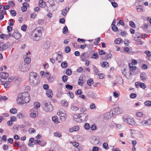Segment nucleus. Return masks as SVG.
<instances>
[{
  "instance_id": "nucleus-1",
  "label": "nucleus",
  "mask_w": 151,
  "mask_h": 151,
  "mask_svg": "<svg viewBox=\"0 0 151 151\" xmlns=\"http://www.w3.org/2000/svg\"><path fill=\"white\" fill-rule=\"evenodd\" d=\"M44 29L42 27H37L32 32L31 36L33 40L38 41L42 38V32Z\"/></svg>"
},
{
  "instance_id": "nucleus-2",
  "label": "nucleus",
  "mask_w": 151,
  "mask_h": 151,
  "mask_svg": "<svg viewBox=\"0 0 151 151\" xmlns=\"http://www.w3.org/2000/svg\"><path fill=\"white\" fill-rule=\"evenodd\" d=\"M37 75L36 73L32 72L30 73L29 81L31 85H36L38 83V81L37 79Z\"/></svg>"
},
{
  "instance_id": "nucleus-3",
  "label": "nucleus",
  "mask_w": 151,
  "mask_h": 151,
  "mask_svg": "<svg viewBox=\"0 0 151 151\" xmlns=\"http://www.w3.org/2000/svg\"><path fill=\"white\" fill-rule=\"evenodd\" d=\"M123 121L131 125H134L135 123L134 119L129 116L125 115L122 118Z\"/></svg>"
},
{
  "instance_id": "nucleus-4",
  "label": "nucleus",
  "mask_w": 151,
  "mask_h": 151,
  "mask_svg": "<svg viewBox=\"0 0 151 151\" xmlns=\"http://www.w3.org/2000/svg\"><path fill=\"white\" fill-rule=\"evenodd\" d=\"M57 114L60 116V119L61 121H64L66 120L67 115L66 111L63 109H60L57 113Z\"/></svg>"
},
{
  "instance_id": "nucleus-5",
  "label": "nucleus",
  "mask_w": 151,
  "mask_h": 151,
  "mask_svg": "<svg viewBox=\"0 0 151 151\" xmlns=\"http://www.w3.org/2000/svg\"><path fill=\"white\" fill-rule=\"evenodd\" d=\"M53 106L50 103L46 102H44L43 109L45 111L47 112L51 111L53 110Z\"/></svg>"
},
{
  "instance_id": "nucleus-6",
  "label": "nucleus",
  "mask_w": 151,
  "mask_h": 151,
  "mask_svg": "<svg viewBox=\"0 0 151 151\" xmlns=\"http://www.w3.org/2000/svg\"><path fill=\"white\" fill-rule=\"evenodd\" d=\"M19 68L21 71L24 72L28 71L30 68L28 64L23 63L20 64Z\"/></svg>"
},
{
  "instance_id": "nucleus-7",
  "label": "nucleus",
  "mask_w": 151,
  "mask_h": 151,
  "mask_svg": "<svg viewBox=\"0 0 151 151\" xmlns=\"http://www.w3.org/2000/svg\"><path fill=\"white\" fill-rule=\"evenodd\" d=\"M24 100V104L28 103L30 100V97L29 93L28 92L22 93Z\"/></svg>"
},
{
  "instance_id": "nucleus-8",
  "label": "nucleus",
  "mask_w": 151,
  "mask_h": 151,
  "mask_svg": "<svg viewBox=\"0 0 151 151\" xmlns=\"http://www.w3.org/2000/svg\"><path fill=\"white\" fill-rule=\"evenodd\" d=\"M23 96V95L22 93L19 95L17 100V104H24V98Z\"/></svg>"
},
{
  "instance_id": "nucleus-9",
  "label": "nucleus",
  "mask_w": 151,
  "mask_h": 151,
  "mask_svg": "<svg viewBox=\"0 0 151 151\" xmlns=\"http://www.w3.org/2000/svg\"><path fill=\"white\" fill-rule=\"evenodd\" d=\"M80 121L81 122H86L88 120V115L86 113H81L80 114Z\"/></svg>"
},
{
  "instance_id": "nucleus-10",
  "label": "nucleus",
  "mask_w": 151,
  "mask_h": 151,
  "mask_svg": "<svg viewBox=\"0 0 151 151\" xmlns=\"http://www.w3.org/2000/svg\"><path fill=\"white\" fill-rule=\"evenodd\" d=\"M8 47V44L4 43L3 42H0V50L4 51Z\"/></svg>"
},
{
  "instance_id": "nucleus-11",
  "label": "nucleus",
  "mask_w": 151,
  "mask_h": 151,
  "mask_svg": "<svg viewBox=\"0 0 151 151\" xmlns=\"http://www.w3.org/2000/svg\"><path fill=\"white\" fill-rule=\"evenodd\" d=\"M35 144H38L40 145L42 147H43L46 145V142L44 140L40 141L38 140H36L35 141Z\"/></svg>"
},
{
  "instance_id": "nucleus-12",
  "label": "nucleus",
  "mask_w": 151,
  "mask_h": 151,
  "mask_svg": "<svg viewBox=\"0 0 151 151\" xmlns=\"http://www.w3.org/2000/svg\"><path fill=\"white\" fill-rule=\"evenodd\" d=\"M1 84L4 85L5 88H8L11 86V84L10 82H6L5 83V82L3 81L2 80H1Z\"/></svg>"
},
{
  "instance_id": "nucleus-13",
  "label": "nucleus",
  "mask_w": 151,
  "mask_h": 151,
  "mask_svg": "<svg viewBox=\"0 0 151 151\" xmlns=\"http://www.w3.org/2000/svg\"><path fill=\"white\" fill-rule=\"evenodd\" d=\"M9 74L7 73L1 72L0 73V77L2 78L1 80L3 79H6L9 76Z\"/></svg>"
},
{
  "instance_id": "nucleus-14",
  "label": "nucleus",
  "mask_w": 151,
  "mask_h": 151,
  "mask_svg": "<svg viewBox=\"0 0 151 151\" xmlns=\"http://www.w3.org/2000/svg\"><path fill=\"white\" fill-rule=\"evenodd\" d=\"M21 36V34L18 32H14L13 33V37L17 40L20 39Z\"/></svg>"
},
{
  "instance_id": "nucleus-15",
  "label": "nucleus",
  "mask_w": 151,
  "mask_h": 151,
  "mask_svg": "<svg viewBox=\"0 0 151 151\" xmlns=\"http://www.w3.org/2000/svg\"><path fill=\"white\" fill-rule=\"evenodd\" d=\"M115 113L117 114H120L123 112L122 109L120 108L117 107H115L114 109Z\"/></svg>"
},
{
  "instance_id": "nucleus-16",
  "label": "nucleus",
  "mask_w": 151,
  "mask_h": 151,
  "mask_svg": "<svg viewBox=\"0 0 151 151\" xmlns=\"http://www.w3.org/2000/svg\"><path fill=\"white\" fill-rule=\"evenodd\" d=\"M80 114H75L73 115V120L77 122H80Z\"/></svg>"
},
{
  "instance_id": "nucleus-17",
  "label": "nucleus",
  "mask_w": 151,
  "mask_h": 151,
  "mask_svg": "<svg viewBox=\"0 0 151 151\" xmlns=\"http://www.w3.org/2000/svg\"><path fill=\"white\" fill-rule=\"evenodd\" d=\"M46 77L48 79V81L50 82H52L54 81V79L51 78V75L49 73L47 72L46 73Z\"/></svg>"
},
{
  "instance_id": "nucleus-18",
  "label": "nucleus",
  "mask_w": 151,
  "mask_h": 151,
  "mask_svg": "<svg viewBox=\"0 0 151 151\" xmlns=\"http://www.w3.org/2000/svg\"><path fill=\"white\" fill-rule=\"evenodd\" d=\"M38 5L40 7L44 8L46 6V3L42 0H40L39 1Z\"/></svg>"
},
{
  "instance_id": "nucleus-19",
  "label": "nucleus",
  "mask_w": 151,
  "mask_h": 151,
  "mask_svg": "<svg viewBox=\"0 0 151 151\" xmlns=\"http://www.w3.org/2000/svg\"><path fill=\"white\" fill-rule=\"evenodd\" d=\"M46 94L48 97L51 98L52 97L53 94L51 90L49 89L46 91Z\"/></svg>"
},
{
  "instance_id": "nucleus-20",
  "label": "nucleus",
  "mask_w": 151,
  "mask_h": 151,
  "mask_svg": "<svg viewBox=\"0 0 151 151\" xmlns=\"http://www.w3.org/2000/svg\"><path fill=\"white\" fill-rule=\"evenodd\" d=\"M79 129V127L78 126H75L72 128L69 129V132H72L73 131H76L78 130Z\"/></svg>"
},
{
  "instance_id": "nucleus-21",
  "label": "nucleus",
  "mask_w": 151,
  "mask_h": 151,
  "mask_svg": "<svg viewBox=\"0 0 151 151\" xmlns=\"http://www.w3.org/2000/svg\"><path fill=\"white\" fill-rule=\"evenodd\" d=\"M69 8V7H66L65 9H63L62 12V14L64 16H65L67 15V13L68 12Z\"/></svg>"
},
{
  "instance_id": "nucleus-22",
  "label": "nucleus",
  "mask_w": 151,
  "mask_h": 151,
  "mask_svg": "<svg viewBox=\"0 0 151 151\" xmlns=\"http://www.w3.org/2000/svg\"><path fill=\"white\" fill-rule=\"evenodd\" d=\"M63 57L62 55L60 54H58V56L56 57V60L58 61V63H60L63 61Z\"/></svg>"
},
{
  "instance_id": "nucleus-23",
  "label": "nucleus",
  "mask_w": 151,
  "mask_h": 151,
  "mask_svg": "<svg viewBox=\"0 0 151 151\" xmlns=\"http://www.w3.org/2000/svg\"><path fill=\"white\" fill-rule=\"evenodd\" d=\"M47 3L51 7H52L55 5V1L54 0H49Z\"/></svg>"
},
{
  "instance_id": "nucleus-24",
  "label": "nucleus",
  "mask_w": 151,
  "mask_h": 151,
  "mask_svg": "<svg viewBox=\"0 0 151 151\" xmlns=\"http://www.w3.org/2000/svg\"><path fill=\"white\" fill-rule=\"evenodd\" d=\"M140 78L143 81L146 80L147 79V77L145 73H141L140 74Z\"/></svg>"
},
{
  "instance_id": "nucleus-25",
  "label": "nucleus",
  "mask_w": 151,
  "mask_h": 151,
  "mask_svg": "<svg viewBox=\"0 0 151 151\" xmlns=\"http://www.w3.org/2000/svg\"><path fill=\"white\" fill-rule=\"evenodd\" d=\"M91 142L93 144H96L99 143V141L96 139V137H94L92 138Z\"/></svg>"
},
{
  "instance_id": "nucleus-26",
  "label": "nucleus",
  "mask_w": 151,
  "mask_h": 151,
  "mask_svg": "<svg viewBox=\"0 0 151 151\" xmlns=\"http://www.w3.org/2000/svg\"><path fill=\"white\" fill-rule=\"evenodd\" d=\"M130 70L132 72H133L136 69L137 67L135 66H133L132 64H129Z\"/></svg>"
},
{
  "instance_id": "nucleus-27",
  "label": "nucleus",
  "mask_w": 151,
  "mask_h": 151,
  "mask_svg": "<svg viewBox=\"0 0 151 151\" xmlns=\"http://www.w3.org/2000/svg\"><path fill=\"white\" fill-rule=\"evenodd\" d=\"M33 106L35 108L38 109L40 107V104L38 102H36L34 103Z\"/></svg>"
},
{
  "instance_id": "nucleus-28",
  "label": "nucleus",
  "mask_w": 151,
  "mask_h": 151,
  "mask_svg": "<svg viewBox=\"0 0 151 151\" xmlns=\"http://www.w3.org/2000/svg\"><path fill=\"white\" fill-rule=\"evenodd\" d=\"M31 61V59L30 58L27 57L25 58L24 59V63H25V64H28L30 63Z\"/></svg>"
},
{
  "instance_id": "nucleus-29",
  "label": "nucleus",
  "mask_w": 151,
  "mask_h": 151,
  "mask_svg": "<svg viewBox=\"0 0 151 151\" xmlns=\"http://www.w3.org/2000/svg\"><path fill=\"white\" fill-rule=\"evenodd\" d=\"M10 112L12 114H15L17 113V110L16 108H13L10 109Z\"/></svg>"
},
{
  "instance_id": "nucleus-30",
  "label": "nucleus",
  "mask_w": 151,
  "mask_h": 151,
  "mask_svg": "<svg viewBox=\"0 0 151 151\" xmlns=\"http://www.w3.org/2000/svg\"><path fill=\"white\" fill-rule=\"evenodd\" d=\"M93 72L96 75H97L99 72L98 69L97 67L94 65L93 66Z\"/></svg>"
},
{
  "instance_id": "nucleus-31",
  "label": "nucleus",
  "mask_w": 151,
  "mask_h": 151,
  "mask_svg": "<svg viewBox=\"0 0 151 151\" xmlns=\"http://www.w3.org/2000/svg\"><path fill=\"white\" fill-rule=\"evenodd\" d=\"M71 144H72L75 147H78L79 145V144L78 142L73 141V142H70Z\"/></svg>"
},
{
  "instance_id": "nucleus-32",
  "label": "nucleus",
  "mask_w": 151,
  "mask_h": 151,
  "mask_svg": "<svg viewBox=\"0 0 151 151\" xmlns=\"http://www.w3.org/2000/svg\"><path fill=\"white\" fill-rule=\"evenodd\" d=\"M122 41V39L121 38H118L116 39L114 41V42L115 44H119Z\"/></svg>"
},
{
  "instance_id": "nucleus-33",
  "label": "nucleus",
  "mask_w": 151,
  "mask_h": 151,
  "mask_svg": "<svg viewBox=\"0 0 151 151\" xmlns=\"http://www.w3.org/2000/svg\"><path fill=\"white\" fill-rule=\"evenodd\" d=\"M93 83V80L91 78H90L87 81V83L89 86H91Z\"/></svg>"
},
{
  "instance_id": "nucleus-34",
  "label": "nucleus",
  "mask_w": 151,
  "mask_h": 151,
  "mask_svg": "<svg viewBox=\"0 0 151 151\" xmlns=\"http://www.w3.org/2000/svg\"><path fill=\"white\" fill-rule=\"evenodd\" d=\"M52 120L55 123L57 124L59 123L58 122V119L56 116H54L52 117Z\"/></svg>"
},
{
  "instance_id": "nucleus-35",
  "label": "nucleus",
  "mask_w": 151,
  "mask_h": 151,
  "mask_svg": "<svg viewBox=\"0 0 151 151\" xmlns=\"http://www.w3.org/2000/svg\"><path fill=\"white\" fill-rule=\"evenodd\" d=\"M144 43V42L141 40L140 38L139 39L138 41H137L136 42V44L137 45H142Z\"/></svg>"
},
{
  "instance_id": "nucleus-36",
  "label": "nucleus",
  "mask_w": 151,
  "mask_h": 151,
  "mask_svg": "<svg viewBox=\"0 0 151 151\" xmlns=\"http://www.w3.org/2000/svg\"><path fill=\"white\" fill-rule=\"evenodd\" d=\"M101 66L103 68H107V67H109V63L107 62H103L101 64Z\"/></svg>"
},
{
  "instance_id": "nucleus-37",
  "label": "nucleus",
  "mask_w": 151,
  "mask_h": 151,
  "mask_svg": "<svg viewBox=\"0 0 151 151\" xmlns=\"http://www.w3.org/2000/svg\"><path fill=\"white\" fill-rule=\"evenodd\" d=\"M99 57L98 54L97 53H94L92 55L91 58H93L95 59H98Z\"/></svg>"
},
{
  "instance_id": "nucleus-38",
  "label": "nucleus",
  "mask_w": 151,
  "mask_h": 151,
  "mask_svg": "<svg viewBox=\"0 0 151 151\" xmlns=\"http://www.w3.org/2000/svg\"><path fill=\"white\" fill-rule=\"evenodd\" d=\"M136 9L138 12H142L143 11V7L141 6H139L138 7L137 6Z\"/></svg>"
},
{
  "instance_id": "nucleus-39",
  "label": "nucleus",
  "mask_w": 151,
  "mask_h": 151,
  "mask_svg": "<svg viewBox=\"0 0 151 151\" xmlns=\"http://www.w3.org/2000/svg\"><path fill=\"white\" fill-rule=\"evenodd\" d=\"M17 117L19 119H22L24 117V116L21 113L19 112L18 113L17 115Z\"/></svg>"
},
{
  "instance_id": "nucleus-40",
  "label": "nucleus",
  "mask_w": 151,
  "mask_h": 151,
  "mask_svg": "<svg viewBox=\"0 0 151 151\" xmlns=\"http://www.w3.org/2000/svg\"><path fill=\"white\" fill-rule=\"evenodd\" d=\"M68 66L67 63L66 61L62 63L61 64V66L63 68H65Z\"/></svg>"
},
{
  "instance_id": "nucleus-41",
  "label": "nucleus",
  "mask_w": 151,
  "mask_h": 151,
  "mask_svg": "<svg viewBox=\"0 0 151 151\" xmlns=\"http://www.w3.org/2000/svg\"><path fill=\"white\" fill-rule=\"evenodd\" d=\"M72 73V71L70 69H68L65 72L66 74L68 76L70 75Z\"/></svg>"
},
{
  "instance_id": "nucleus-42",
  "label": "nucleus",
  "mask_w": 151,
  "mask_h": 151,
  "mask_svg": "<svg viewBox=\"0 0 151 151\" xmlns=\"http://www.w3.org/2000/svg\"><path fill=\"white\" fill-rule=\"evenodd\" d=\"M145 106H151V101H146L144 103Z\"/></svg>"
},
{
  "instance_id": "nucleus-43",
  "label": "nucleus",
  "mask_w": 151,
  "mask_h": 151,
  "mask_svg": "<svg viewBox=\"0 0 151 151\" xmlns=\"http://www.w3.org/2000/svg\"><path fill=\"white\" fill-rule=\"evenodd\" d=\"M68 77L65 75H64L62 77V79L63 81L64 82H66L68 79Z\"/></svg>"
},
{
  "instance_id": "nucleus-44",
  "label": "nucleus",
  "mask_w": 151,
  "mask_h": 151,
  "mask_svg": "<svg viewBox=\"0 0 151 151\" xmlns=\"http://www.w3.org/2000/svg\"><path fill=\"white\" fill-rule=\"evenodd\" d=\"M54 135L57 137H60L61 136V133L59 132H56L54 133Z\"/></svg>"
},
{
  "instance_id": "nucleus-45",
  "label": "nucleus",
  "mask_w": 151,
  "mask_h": 151,
  "mask_svg": "<svg viewBox=\"0 0 151 151\" xmlns=\"http://www.w3.org/2000/svg\"><path fill=\"white\" fill-rule=\"evenodd\" d=\"M83 78L82 77H80L78 80V84L79 85H82V83H83Z\"/></svg>"
},
{
  "instance_id": "nucleus-46",
  "label": "nucleus",
  "mask_w": 151,
  "mask_h": 151,
  "mask_svg": "<svg viewBox=\"0 0 151 151\" xmlns=\"http://www.w3.org/2000/svg\"><path fill=\"white\" fill-rule=\"evenodd\" d=\"M6 36L7 35H6L5 34H2L0 35V38L2 39H5L7 40L8 39V38L6 37H7Z\"/></svg>"
},
{
  "instance_id": "nucleus-47",
  "label": "nucleus",
  "mask_w": 151,
  "mask_h": 151,
  "mask_svg": "<svg viewBox=\"0 0 151 151\" xmlns=\"http://www.w3.org/2000/svg\"><path fill=\"white\" fill-rule=\"evenodd\" d=\"M103 146L104 148L106 149H108L109 147L107 142H104L103 144Z\"/></svg>"
},
{
  "instance_id": "nucleus-48",
  "label": "nucleus",
  "mask_w": 151,
  "mask_h": 151,
  "mask_svg": "<svg viewBox=\"0 0 151 151\" xmlns=\"http://www.w3.org/2000/svg\"><path fill=\"white\" fill-rule=\"evenodd\" d=\"M129 25L133 28L136 27V25L132 21H130L129 22Z\"/></svg>"
},
{
  "instance_id": "nucleus-49",
  "label": "nucleus",
  "mask_w": 151,
  "mask_h": 151,
  "mask_svg": "<svg viewBox=\"0 0 151 151\" xmlns=\"http://www.w3.org/2000/svg\"><path fill=\"white\" fill-rule=\"evenodd\" d=\"M139 85L141 88L143 89H145L146 87V86L145 84L142 83H139Z\"/></svg>"
},
{
  "instance_id": "nucleus-50",
  "label": "nucleus",
  "mask_w": 151,
  "mask_h": 151,
  "mask_svg": "<svg viewBox=\"0 0 151 151\" xmlns=\"http://www.w3.org/2000/svg\"><path fill=\"white\" fill-rule=\"evenodd\" d=\"M65 88L68 90H72L73 88V87L72 85L67 84L65 85Z\"/></svg>"
},
{
  "instance_id": "nucleus-51",
  "label": "nucleus",
  "mask_w": 151,
  "mask_h": 151,
  "mask_svg": "<svg viewBox=\"0 0 151 151\" xmlns=\"http://www.w3.org/2000/svg\"><path fill=\"white\" fill-rule=\"evenodd\" d=\"M61 103L62 104L65 106H68V103L65 100H63L61 101Z\"/></svg>"
},
{
  "instance_id": "nucleus-52",
  "label": "nucleus",
  "mask_w": 151,
  "mask_h": 151,
  "mask_svg": "<svg viewBox=\"0 0 151 151\" xmlns=\"http://www.w3.org/2000/svg\"><path fill=\"white\" fill-rule=\"evenodd\" d=\"M84 127L86 129H88L90 128V124L88 123L85 124Z\"/></svg>"
},
{
  "instance_id": "nucleus-53",
  "label": "nucleus",
  "mask_w": 151,
  "mask_h": 151,
  "mask_svg": "<svg viewBox=\"0 0 151 151\" xmlns=\"http://www.w3.org/2000/svg\"><path fill=\"white\" fill-rule=\"evenodd\" d=\"M86 45L85 44H84L83 45H78V48L84 49L86 47Z\"/></svg>"
},
{
  "instance_id": "nucleus-54",
  "label": "nucleus",
  "mask_w": 151,
  "mask_h": 151,
  "mask_svg": "<svg viewBox=\"0 0 151 151\" xmlns=\"http://www.w3.org/2000/svg\"><path fill=\"white\" fill-rule=\"evenodd\" d=\"M68 31V29L66 26H65L63 29V34H66Z\"/></svg>"
},
{
  "instance_id": "nucleus-55",
  "label": "nucleus",
  "mask_w": 151,
  "mask_h": 151,
  "mask_svg": "<svg viewBox=\"0 0 151 151\" xmlns=\"http://www.w3.org/2000/svg\"><path fill=\"white\" fill-rule=\"evenodd\" d=\"M71 109L74 111H76L78 109V108L76 106H72L71 108Z\"/></svg>"
},
{
  "instance_id": "nucleus-56",
  "label": "nucleus",
  "mask_w": 151,
  "mask_h": 151,
  "mask_svg": "<svg viewBox=\"0 0 151 151\" xmlns=\"http://www.w3.org/2000/svg\"><path fill=\"white\" fill-rule=\"evenodd\" d=\"M145 53L147 55L149 58H151V52L149 51H145Z\"/></svg>"
},
{
  "instance_id": "nucleus-57",
  "label": "nucleus",
  "mask_w": 151,
  "mask_h": 151,
  "mask_svg": "<svg viewBox=\"0 0 151 151\" xmlns=\"http://www.w3.org/2000/svg\"><path fill=\"white\" fill-rule=\"evenodd\" d=\"M112 29L113 31L114 32H116L118 30L117 27L116 25H114L112 26Z\"/></svg>"
},
{
  "instance_id": "nucleus-58",
  "label": "nucleus",
  "mask_w": 151,
  "mask_h": 151,
  "mask_svg": "<svg viewBox=\"0 0 151 151\" xmlns=\"http://www.w3.org/2000/svg\"><path fill=\"white\" fill-rule=\"evenodd\" d=\"M100 40V38L98 37L96 39H95L96 42H94V44L96 45H98L99 43V42Z\"/></svg>"
},
{
  "instance_id": "nucleus-59",
  "label": "nucleus",
  "mask_w": 151,
  "mask_h": 151,
  "mask_svg": "<svg viewBox=\"0 0 151 151\" xmlns=\"http://www.w3.org/2000/svg\"><path fill=\"white\" fill-rule=\"evenodd\" d=\"M27 26L26 25L24 24L23 25L21 28L22 30L24 31H25L27 28Z\"/></svg>"
},
{
  "instance_id": "nucleus-60",
  "label": "nucleus",
  "mask_w": 151,
  "mask_h": 151,
  "mask_svg": "<svg viewBox=\"0 0 151 151\" xmlns=\"http://www.w3.org/2000/svg\"><path fill=\"white\" fill-rule=\"evenodd\" d=\"M70 51V48L68 46H67L65 49V51L66 53H68Z\"/></svg>"
},
{
  "instance_id": "nucleus-61",
  "label": "nucleus",
  "mask_w": 151,
  "mask_h": 151,
  "mask_svg": "<svg viewBox=\"0 0 151 151\" xmlns=\"http://www.w3.org/2000/svg\"><path fill=\"white\" fill-rule=\"evenodd\" d=\"M140 124L143 126L147 125V122L146 120H143L140 122Z\"/></svg>"
},
{
  "instance_id": "nucleus-62",
  "label": "nucleus",
  "mask_w": 151,
  "mask_h": 151,
  "mask_svg": "<svg viewBox=\"0 0 151 151\" xmlns=\"http://www.w3.org/2000/svg\"><path fill=\"white\" fill-rule=\"evenodd\" d=\"M75 93L77 95H80L82 93V91L81 89H78L77 91H76Z\"/></svg>"
},
{
  "instance_id": "nucleus-63",
  "label": "nucleus",
  "mask_w": 151,
  "mask_h": 151,
  "mask_svg": "<svg viewBox=\"0 0 151 151\" xmlns=\"http://www.w3.org/2000/svg\"><path fill=\"white\" fill-rule=\"evenodd\" d=\"M137 96V95L134 93H131L130 95V97L131 98L134 99Z\"/></svg>"
},
{
  "instance_id": "nucleus-64",
  "label": "nucleus",
  "mask_w": 151,
  "mask_h": 151,
  "mask_svg": "<svg viewBox=\"0 0 151 151\" xmlns=\"http://www.w3.org/2000/svg\"><path fill=\"white\" fill-rule=\"evenodd\" d=\"M143 115V113L142 112H138L136 113V116L138 117H141Z\"/></svg>"
}]
</instances>
